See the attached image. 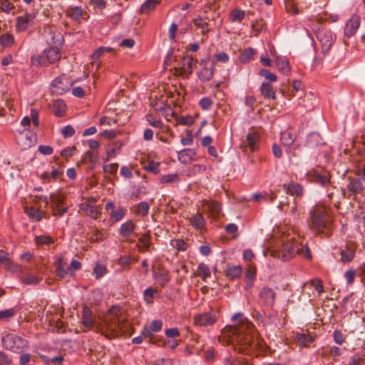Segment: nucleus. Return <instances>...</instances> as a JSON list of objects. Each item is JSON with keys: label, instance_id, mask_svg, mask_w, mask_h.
<instances>
[{"label": "nucleus", "instance_id": "53", "mask_svg": "<svg viewBox=\"0 0 365 365\" xmlns=\"http://www.w3.org/2000/svg\"><path fill=\"white\" fill-rule=\"evenodd\" d=\"M50 198L52 210H54L57 209L58 207H61V203L63 202V199L61 198V197L55 195H51Z\"/></svg>", "mask_w": 365, "mask_h": 365}, {"label": "nucleus", "instance_id": "1", "mask_svg": "<svg viewBox=\"0 0 365 365\" xmlns=\"http://www.w3.org/2000/svg\"><path fill=\"white\" fill-rule=\"evenodd\" d=\"M120 308L112 307L103 320L98 322L93 318V312L87 306H84L82 313V324L87 329H95L104 334L107 338L121 335L124 331V323L119 318Z\"/></svg>", "mask_w": 365, "mask_h": 365}, {"label": "nucleus", "instance_id": "10", "mask_svg": "<svg viewBox=\"0 0 365 365\" xmlns=\"http://www.w3.org/2000/svg\"><path fill=\"white\" fill-rule=\"evenodd\" d=\"M35 16L32 14L26 13L22 16L16 17V29L19 32L24 31L30 26L34 24Z\"/></svg>", "mask_w": 365, "mask_h": 365}, {"label": "nucleus", "instance_id": "59", "mask_svg": "<svg viewBox=\"0 0 365 365\" xmlns=\"http://www.w3.org/2000/svg\"><path fill=\"white\" fill-rule=\"evenodd\" d=\"M156 292V290L148 287L144 291V299L148 303L153 302V298L154 296V293Z\"/></svg>", "mask_w": 365, "mask_h": 365}, {"label": "nucleus", "instance_id": "30", "mask_svg": "<svg viewBox=\"0 0 365 365\" xmlns=\"http://www.w3.org/2000/svg\"><path fill=\"white\" fill-rule=\"evenodd\" d=\"M135 225L132 221L123 223L120 227V234L125 237H129L134 231Z\"/></svg>", "mask_w": 365, "mask_h": 365}, {"label": "nucleus", "instance_id": "34", "mask_svg": "<svg viewBox=\"0 0 365 365\" xmlns=\"http://www.w3.org/2000/svg\"><path fill=\"white\" fill-rule=\"evenodd\" d=\"M255 53V50L252 48H248L240 55L239 61L241 63H246L250 61Z\"/></svg>", "mask_w": 365, "mask_h": 365}, {"label": "nucleus", "instance_id": "6", "mask_svg": "<svg viewBox=\"0 0 365 365\" xmlns=\"http://www.w3.org/2000/svg\"><path fill=\"white\" fill-rule=\"evenodd\" d=\"M73 83L74 81H71L66 75L60 76L52 82V92L56 95H63L70 90Z\"/></svg>", "mask_w": 365, "mask_h": 365}, {"label": "nucleus", "instance_id": "50", "mask_svg": "<svg viewBox=\"0 0 365 365\" xmlns=\"http://www.w3.org/2000/svg\"><path fill=\"white\" fill-rule=\"evenodd\" d=\"M27 214L30 218L35 221H40L41 220V215L39 209H36L34 207H31L28 210Z\"/></svg>", "mask_w": 365, "mask_h": 365}, {"label": "nucleus", "instance_id": "37", "mask_svg": "<svg viewBox=\"0 0 365 365\" xmlns=\"http://www.w3.org/2000/svg\"><path fill=\"white\" fill-rule=\"evenodd\" d=\"M154 277L162 287L165 286L169 282L168 272L166 270H160L158 273L154 274Z\"/></svg>", "mask_w": 365, "mask_h": 365}, {"label": "nucleus", "instance_id": "29", "mask_svg": "<svg viewBox=\"0 0 365 365\" xmlns=\"http://www.w3.org/2000/svg\"><path fill=\"white\" fill-rule=\"evenodd\" d=\"M213 69L214 67L212 66L210 68L204 67L201 69V71L198 73V78L202 81H208L213 76Z\"/></svg>", "mask_w": 365, "mask_h": 365}, {"label": "nucleus", "instance_id": "24", "mask_svg": "<svg viewBox=\"0 0 365 365\" xmlns=\"http://www.w3.org/2000/svg\"><path fill=\"white\" fill-rule=\"evenodd\" d=\"M195 155L196 153L194 150L187 148L180 150L178 153V157L180 162L183 164H187L193 160Z\"/></svg>", "mask_w": 365, "mask_h": 365}, {"label": "nucleus", "instance_id": "56", "mask_svg": "<svg viewBox=\"0 0 365 365\" xmlns=\"http://www.w3.org/2000/svg\"><path fill=\"white\" fill-rule=\"evenodd\" d=\"M149 210V205L146 202H140L138 205L137 212L143 216H145L148 214Z\"/></svg>", "mask_w": 365, "mask_h": 365}, {"label": "nucleus", "instance_id": "39", "mask_svg": "<svg viewBox=\"0 0 365 365\" xmlns=\"http://www.w3.org/2000/svg\"><path fill=\"white\" fill-rule=\"evenodd\" d=\"M295 135L290 132L285 131L282 133L281 140L284 145H291L295 140Z\"/></svg>", "mask_w": 365, "mask_h": 365}, {"label": "nucleus", "instance_id": "8", "mask_svg": "<svg viewBox=\"0 0 365 365\" xmlns=\"http://www.w3.org/2000/svg\"><path fill=\"white\" fill-rule=\"evenodd\" d=\"M217 314L213 310L197 314L195 317V324L201 327L210 326L217 322Z\"/></svg>", "mask_w": 365, "mask_h": 365}, {"label": "nucleus", "instance_id": "51", "mask_svg": "<svg viewBox=\"0 0 365 365\" xmlns=\"http://www.w3.org/2000/svg\"><path fill=\"white\" fill-rule=\"evenodd\" d=\"M259 73L261 76L264 77L267 80L271 82H275L277 80V76L274 73H271L267 69H261Z\"/></svg>", "mask_w": 365, "mask_h": 365}, {"label": "nucleus", "instance_id": "26", "mask_svg": "<svg viewBox=\"0 0 365 365\" xmlns=\"http://www.w3.org/2000/svg\"><path fill=\"white\" fill-rule=\"evenodd\" d=\"M261 94L265 98L276 99L275 91L270 83H263L260 87Z\"/></svg>", "mask_w": 365, "mask_h": 365}, {"label": "nucleus", "instance_id": "43", "mask_svg": "<svg viewBox=\"0 0 365 365\" xmlns=\"http://www.w3.org/2000/svg\"><path fill=\"white\" fill-rule=\"evenodd\" d=\"M1 9L6 14H10L14 12L15 6L9 0H1Z\"/></svg>", "mask_w": 365, "mask_h": 365}, {"label": "nucleus", "instance_id": "58", "mask_svg": "<svg viewBox=\"0 0 365 365\" xmlns=\"http://www.w3.org/2000/svg\"><path fill=\"white\" fill-rule=\"evenodd\" d=\"M36 242L41 245H48L53 242V239L46 235H39L36 237Z\"/></svg>", "mask_w": 365, "mask_h": 365}, {"label": "nucleus", "instance_id": "12", "mask_svg": "<svg viewBox=\"0 0 365 365\" xmlns=\"http://www.w3.org/2000/svg\"><path fill=\"white\" fill-rule=\"evenodd\" d=\"M276 293L268 287H264L259 292V297L262 304L272 306L274 302Z\"/></svg>", "mask_w": 365, "mask_h": 365}, {"label": "nucleus", "instance_id": "5", "mask_svg": "<svg viewBox=\"0 0 365 365\" xmlns=\"http://www.w3.org/2000/svg\"><path fill=\"white\" fill-rule=\"evenodd\" d=\"M3 346L12 352L21 354L29 347V341L15 334H7L1 339Z\"/></svg>", "mask_w": 365, "mask_h": 365}, {"label": "nucleus", "instance_id": "61", "mask_svg": "<svg viewBox=\"0 0 365 365\" xmlns=\"http://www.w3.org/2000/svg\"><path fill=\"white\" fill-rule=\"evenodd\" d=\"M61 133L64 138L71 137L75 134V130L72 125H68L61 129Z\"/></svg>", "mask_w": 365, "mask_h": 365}, {"label": "nucleus", "instance_id": "27", "mask_svg": "<svg viewBox=\"0 0 365 365\" xmlns=\"http://www.w3.org/2000/svg\"><path fill=\"white\" fill-rule=\"evenodd\" d=\"M192 22L195 26L201 29V32L203 35L207 34L210 31L209 21L207 18H202L198 16L192 20Z\"/></svg>", "mask_w": 365, "mask_h": 365}, {"label": "nucleus", "instance_id": "47", "mask_svg": "<svg viewBox=\"0 0 365 365\" xmlns=\"http://www.w3.org/2000/svg\"><path fill=\"white\" fill-rule=\"evenodd\" d=\"M146 119L148 123L154 128H161L163 126V122L160 119L155 118L151 114H148L146 115Z\"/></svg>", "mask_w": 365, "mask_h": 365}, {"label": "nucleus", "instance_id": "63", "mask_svg": "<svg viewBox=\"0 0 365 365\" xmlns=\"http://www.w3.org/2000/svg\"><path fill=\"white\" fill-rule=\"evenodd\" d=\"M105 53L102 46L98 48L91 55V63H95Z\"/></svg>", "mask_w": 365, "mask_h": 365}, {"label": "nucleus", "instance_id": "7", "mask_svg": "<svg viewBox=\"0 0 365 365\" xmlns=\"http://www.w3.org/2000/svg\"><path fill=\"white\" fill-rule=\"evenodd\" d=\"M317 38L321 43L322 52L324 53L329 52L333 44L331 32L329 30L321 29L317 31Z\"/></svg>", "mask_w": 365, "mask_h": 365}, {"label": "nucleus", "instance_id": "33", "mask_svg": "<svg viewBox=\"0 0 365 365\" xmlns=\"http://www.w3.org/2000/svg\"><path fill=\"white\" fill-rule=\"evenodd\" d=\"M206 205L213 217H216L221 211V205L217 201H207Z\"/></svg>", "mask_w": 365, "mask_h": 365}, {"label": "nucleus", "instance_id": "36", "mask_svg": "<svg viewBox=\"0 0 365 365\" xmlns=\"http://www.w3.org/2000/svg\"><path fill=\"white\" fill-rule=\"evenodd\" d=\"M171 246L178 251H185L188 246L187 242L182 239H174L170 241Z\"/></svg>", "mask_w": 365, "mask_h": 365}, {"label": "nucleus", "instance_id": "42", "mask_svg": "<svg viewBox=\"0 0 365 365\" xmlns=\"http://www.w3.org/2000/svg\"><path fill=\"white\" fill-rule=\"evenodd\" d=\"M16 314L15 309L14 308L1 310L0 311V320L1 321H9L10 319L14 317Z\"/></svg>", "mask_w": 365, "mask_h": 365}, {"label": "nucleus", "instance_id": "28", "mask_svg": "<svg viewBox=\"0 0 365 365\" xmlns=\"http://www.w3.org/2000/svg\"><path fill=\"white\" fill-rule=\"evenodd\" d=\"M55 264L56 265V275L60 277L61 278H64V277L67 274V272L65 268L66 266V263L63 262V258L62 257H58Z\"/></svg>", "mask_w": 365, "mask_h": 365}, {"label": "nucleus", "instance_id": "35", "mask_svg": "<svg viewBox=\"0 0 365 365\" xmlns=\"http://www.w3.org/2000/svg\"><path fill=\"white\" fill-rule=\"evenodd\" d=\"M14 37L11 34H4L0 36V44L3 47H10L14 43Z\"/></svg>", "mask_w": 365, "mask_h": 365}, {"label": "nucleus", "instance_id": "23", "mask_svg": "<svg viewBox=\"0 0 365 365\" xmlns=\"http://www.w3.org/2000/svg\"><path fill=\"white\" fill-rule=\"evenodd\" d=\"M349 184L347 186V189L349 192L353 194L361 193L364 187L361 181L359 178H349Z\"/></svg>", "mask_w": 365, "mask_h": 365}, {"label": "nucleus", "instance_id": "40", "mask_svg": "<svg viewBox=\"0 0 365 365\" xmlns=\"http://www.w3.org/2000/svg\"><path fill=\"white\" fill-rule=\"evenodd\" d=\"M106 271L107 269L106 266L100 263H96L95 267L93 268V273L95 275L96 279H98L106 273Z\"/></svg>", "mask_w": 365, "mask_h": 365}, {"label": "nucleus", "instance_id": "48", "mask_svg": "<svg viewBox=\"0 0 365 365\" xmlns=\"http://www.w3.org/2000/svg\"><path fill=\"white\" fill-rule=\"evenodd\" d=\"M82 14L83 11L78 6L73 7L68 11V16L75 20L78 19Z\"/></svg>", "mask_w": 365, "mask_h": 365}, {"label": "nucleus", "instance_id": "3", "mask_svg": "<svg viewBox=\"0 0 365 365\" xmlns=\"http://www.w3.org/2000/svg\"><path fill=\"white\" fill-rule=\"evenodd\" d=\"M308 226L315 232V235L327 238L332 235L333 222L325 207L315 206L309 212Z\"/></svg>", "mask_w": 365, "mask_h": 365}, {"label": "nucleus", "instance_id": "25", "mask_svg": "<svg viewBox=\"0 0 365 365\" xmlns=\"http://www.w3.org/2000/svg\"><path fill=\"white\" fill-rule=\"evenodd\" d=\"M340 255L342 262H350L355 256V249L351 245H347L344 250H341Z\"/></svg>", "mask_w": 365, "mask_h": 365}, {"label": "nucleus", "instance_id": "13", "mask_svg": "<svg viewBox=\"0 0 365 365\" xmlns=\"http://www.w3.org/2000/svg\"><path fill=\"white\" fill-rule=\"evenodd\" d=\"M359 25V16L352 15L351 17L347 21L346 24L344 29V34L348 37L353 36L356 32Z\"/></svg>", "mask_w": 365, "mask_h": 365}, {"label": "nucleus", "instance_id": "22", "mask_svg": "<svg viewBox=\"0 0 365 365\" xmlns=\"http://www.w3.org/2000/svg\"><path fill=\"white\" fill-rule=\"evenodd\" d=\"M322 138L320 135L317 133H312L308 135L305 143V146L309 150H313L317 148L318 145L322 144Z\"/></svg>", "mask_w": 365, "mask_h": 365}, {"label": "nucleus", "instance_id": "21", "mask_svg": "<svg viewBox=\"0 0 365 365\" xmlns=\"http://www.w3.org/2000/svg\"><path fill=\"white\" fill-rule=\"evenodd\" d=\"M190 225L196 230L205 229L206 221L202 213L197 212L189 219Z\"/></svg>", "mask_w": 365, "mask_h": 365}, {"label": "nucleus", "instance_id": "49", "mask_svg": "<svg viewBox=\"0 0 365 365\" xmlns=\"http://www.w3.org/2000/svg\"><path fill=\"white\" fill-rule=\"evenodd\" d=\"M125 215V210L123 207H119L117 210H113L110 217L115 222L120 220Z\"/></svg>", "mask_w": 365, "mask_h": 365}, {"label": "nucleus", "instance_id": "62", "mask_svg": "<svg viewBox=\"0 0 365 365\" xmlns=\"http://www.w3.org/2000/svg\"><path fill=\"white\" fill-rule=\"evenodd\" d=\"M200 106L203 110H209L212 105V101L207 97L202 98L199 102Z\"/></svg>", "mask_w": 365, "mask_h": 365}, {"label": "nucleus", "instance_id": "14", "mask_svg": "<svg viewBox=\"0 0 365 365\" xmlns=\"http://www.w3.org/2000/svg\"><path fill=\"white\" fill-rule=\"evenodd\" d=\"M283 189L287 194L295 197H302L304 193L303 187L300 184L294 182L284 184Z\"/></svg>", "mask_w": 365, "mask_h": 365}, {"label": "nucleus", "instance_id": "64", "mask_svg": "<svg viewBox=\"0 0 365 365\" xmlns=\"http://www.w3.org/2000/svg\"><path fill=\"white\" fill-rule=\"evenodd\" d=\"M364 357L363 356H360L359 354H355L350 359L348 365H359L364 361Z\"/></svg>", "mask_w": 365, "mask_h": 365}, {"label": "nucleus", "instance_id": "32", "mask_svg": "<svg viewBox=\"0 0 365 365\" xmlns=\"http://www.w3.org/2000/svg\"><path fill=\"white\" fill-rule=\"evenodd\" d=\"M197 276L200 277L203 281H206L207 278L210 276V269L208 265L202 262L197 267Z\"/></svg>", "mask_w": 365, "mask_h": 365}, {"label": "nucleus", "instance_id": "54", "mask_svg": "<svg viewBox=\"0 0 365 365\" xmlns=\"http://www.w3.org/2000/svg\"><path fill=\"white\" fill-rule=\"evenodd\" d=\"M245 16V13L244 11L240 9H235L231 13V19L232 21H241Z\"/></svg>", "mask_w": 365, "mask_h": 365}, {"label": "nucleus", "instance_id": "41", "mask_svg": "<svg viewBox=\"0 0 365 365\" xmlns=\"http://www.w3.org/2000/svg\"><path fill=\"white\" fill-rule=\"evenodd\" d=\"M21 282L26 284H37L40 279L32 274H27L21 277Z\"/></svg>", "mask_w": 365, "mask_h": 365}, {"label": "nucleus", "instance_id": "52", "mask_svg": "<svg viewBox=\"0 0 365 365\" xmlns=\"http://www.w3.org/2000/svg\"><path fill=\"white\" fill-rule=\"evenodd\" d=\"M46 56L34 55L31 57V63L35 66H43L46 64Z\"/></svg>", "mask_w": 365, "mask_h": 365}, {"label": "nucleus", "instance_id": "9", "mask_svg": "<svg viewBox=\"0 0 365 365\" xmlns=\"http://www.w3.org/2000/svg\"><path fill=\"white\" fill-rule=\"evenodd\" d=\"M307 178L309 181L319 184L323 187L328 186L331 183L330 175L320 173L314 169L307 172Z\"/></svg>", "mask_w": 365, "mask_h": 365}, {"label": "nucleus", "instance_id": "2", "mask_svg": "<svg viewBox=\"0 0 365 365\" xmlns=\"http://www.w3.org/2000/svg\"><path fill=\"white\" fill-rule=\"evenodd\" d=\"M242 313L235 314L232 319L236 321L240 319L237 325H228L223 329V333L231 338L232 342L240 346L238 351L242 353L248 354L260 345L257 339L255 338V328L253 324L247 319H242Z\"/></svg>", "mask_w": 365, "mask_h": 365}, {"label": "nucleus", "instance_id": "60", "mask_svg": "<svg viewBox=\"0 0 365 365\" xmlns=\"http://www.w3.org/2000/svg\"><path fill=\"white\" fill-rule=\"evenodd\" d=\"M150 232L145 233L139 238V242L143 245V247L148 250L150 247Z\"/></svg>", "mask_w": 365, "mask_h": 365}, {"label": "nucleus", "instance_id": "15", "mask_svg": "<svg viewBox=\"0 0 365 365\" xmlns=\"http://www.w3.org/2000/svg\"><path fill=\"white\" fill-rule=\"evenodd\" d=\"M80 208L86 215L95 220H97L101 215V210L98 206L92 205L88 203H82L80 205Z\"/></svg>", "mask_w": 365, "mask_h": 365}, {"label": "nucleus", "instance_id": "38", "mask_svg": "<svg viewBox=\"0 0 365 365\" xmlns=\"http://www.w3.org/2000/svg\"><path fill=\"white\" fill-rule=\"evenodd\" d=\"M242 272V269L240 266L232 267L227 270L226 276L232 279H237L240 277Z\"/></svg>", "mask_w": 365, "mask_h": 365}, {"label": "nucleus", "instance_id": "17", "mask_svg": "<svg viewBox=\"0 0 365 365\" xmlns=\"http://www.w3.org/2000/svg\"><path fill=\"white\" fill-rule=\"evenodd\" d=\"M181 69L187 74L190 75L197 64V60L191 56H186L182 59Z\"/></svg>", "mask_w": 365, "mask_h": 365}, {"label": "nucleus", "instance_id": "19", "mask_svg": "<svg viewBox=\"0 0 365 365\" xmlns=\"http://www.w3.org/2000/svg\"><path fill=\"white\" fill-rule=\"evenodd\" d=\"M60 49L61 48L57 46H50L45 49L44 54L49 63H53L61 58Z\"/></svg>", "mask_w": 365, "mask_h": 365}, {"label": "nucleus", "instance_id": "31", "mask_svg": "<svg viewBox=\"0 0 365 365\" xmlns=\"http://www.w3.org/2000/svg\"><path fill=\"white\" fill-rule=\"evenodd\" d=\"M276 65L279 71L282 73H286L289 71L288 60L284 57L277 56L276 58Z\"/></svg>", "mask_w": 365, "mask_h": 365}, {"label": "nucleus", "instance_id": "57", "mask_svg": "<svg viewBox=\"0 0 365 365\" xmlns=\"http://www.w3.org/2000/svg\"><path fill=\"white\" fill-rule=\"evenodd\" d=\"M118 168V163H110L103 166V171L106 173L115 175Z\"/></svg>", "mask_w": 365, "mask_h": 365}, {"label": "nucleus", "instance_id": "4", "mask_svg": "<svg viewBox=\"0 0 365 365\" xmlns=\"http://www.w3.org/2000/svg\"><path fill=\"white\" fill-rule=\"evenodd\" d=\"M296 254H299L307 259H312L311 252L308 246L298 244L294 240H290L284 243L280 250L277 251V256L284 261H288Z\"/></svg>", "mask_w": 365, "mask_h": 365}, {"label": "nucleus", "instance_id": "16", "mask_svg": "<svg viewBox=\"0 0 365 365\" xmlns=\"http://www.w3.org/2000/svg\"><path fill=\"white\" fill-rule=\"evenodd\" d=\"M259 140V135L256 132L249 133L246 140L242 143L241 148L249 146L252 152L257 150V143Z\"/></svg>", "mask_w": 365, "mask_h": 365}, {"label": "nucleus", "instance_id": "20", "mask_svg": "<svg viewBox=\"0 0 365 365\" xmlns=\"http://www.w3.org/2000/svg\"><path fill=\"white\" fill-rule=\"evenodd\" d=\"M295 340L299 348H304L309 346L314 341V337L309 334L297 333Z\"/></svg>", "mask_w": 365, "mask_h": 365}, {"label": "nucleus", "instance_id": "44", "mask_svg": "<svg viewBox=\"0 0 365 365\" xmlns=\"http://www.w3.org/2000/svg\"><path fill=\"white\" fill-rule=\"evenodd\" d=\"M97 155L98 151H86L83 157V161L93 165L96 162Z\"/></svg>", "mask_w": 365, "mask_h": 365}, {"label": "nucleus", "instance_id": "18", "mask_svg": "<svg viewBox=\"0 0 365 365\" xmlns=\"http://www.w3.org/2000/svg\"><path fill=\"white\" fill-rule=\"evenodd\" d=\"M53 113L58 117H62L66 111V105L63 100L57 99L52 102L50 106Z\"/></svg>", "mask_w": 365, "mask_h": 365}, {"label": "nucleus", "instance_id": "11", "mask_svg": "<svg viewBox=\"0 0 365 365\" xmlns=\"http://www.w3.org/2000/svg\"><path fill=\"white\" fill-rule=\"evenodd\" d=\"M46 41L50 46L61 48L64 43V38L60 31L56 30H50L46 36Z\"/></svg>", "mask_w": 365, "mask_h": 365}, {"label": "nucleus", "instance_id": "55", "mask_svg": "<svg viewBox=\"0 0 365 365\" xmlns=\"http://www.w3.org/2000/svg\"><path fill=\"white\" fill-rule=\"evenodd\" d=\"M145 170L148 172H151L154 174H157L159 173V163H156L153 161H150L148 163L144 166Z\"/></svg>", "mask_w": 365, "mask_h": 365}, {"label": "nucleus", "instance_id": "45", "mask_svg": "<svg viewBox=\"0 0 365 365\" xmlns=\"http://www.w3.org/2000/svg\"><path fill=\"white\" fill-rule=\"evenodd\" d=\"M155 6L152 4L151 0H146L140 6V12L141 14H148L155 9Z\"/></svg>", "mask_w": 365, "mask_h": 365}, {"label": "nucleus", "instance_id": "46", "mask_svg": "<svg viewBox=\"0 0 365 365\" xmlns=\"http://www.w3.org/2000/svg\"><path fill=\"white\" fill-rule=\"evenodd\" d=\"M178 181H179V176L176 173L164 175L160 178V182L163 183H170Z\"/></svg>", "mask_w": 365, "mask_h": 365}]
</instances>
